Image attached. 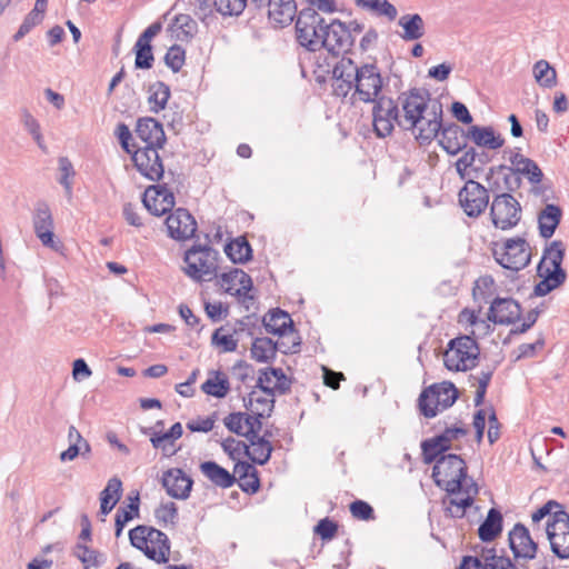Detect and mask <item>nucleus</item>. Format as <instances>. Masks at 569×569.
<instances>
[{
	"label": "nucleus",
	"mask_w": 569,
	"mask_h": 569,
	"mask_svg": "<svg viewBox=\"0 0 569 569\" xmlns=\"http://www.w3.org/2000/svg\"><path fill=\"white\" fill-rule=\"evenodd\" d=\"M433 461L432 478L436 485L450 493L449 500L445 501L447 511L453 518H462L479 492L478 485L467 476V466L460 456L442 455Z\"/></svg>",
	"instance_id": "f257e3e1"
},
{
	"label": "nucleus",
	"mask_w": 569,
	"mask_h": 569,
	"mask_svg": "<svg viewBox=\"0 0 569 569\" xmlns=\"http://www.w3.org/2000/svg\"><path fill=\"white\" fill-rule=\"evenodd\" d=\"M562 260V243L552 241L545 250L537 268V273L541 280L533 288L535 296L543 297L565 282L567 274L561 268Z\"/></svg>",
	"instance_id": "f03ea898"
},
{
	"label": "nucleus",
	"mask_w": 569,
	"mask_h": 569,
	"mask_svg": "<svg viewBox=\"0 0 569 569\" xmlns=\"http://www.w3.org/2000/svg\"><path fill=\"white\" fill-rule=\"evenodd\" d=\"M480 348L471 336L451 339L443 352V365L449 371L466 372L472 370L479 360Z\"/></svg>",
	"instance_id": "7ed1b4c3"
},
{
	"label": "nucleus",
	"mask_w": 569,
	"mask_h": 569,
	"mask_svg": "<svg viewBox=\"0 0 569 569\" xmlns=\"http://www.w3.org/2000/svg\"><path fill=\"white\" fill-rule=\"evenodd\" d=\"M131 545L158 563L167 562L170 542L166 533L149 526H138L129 531Z\"/></svg>",
	"instance_id": "20e7f679"
},
{
	"label": "nucleus",
	"mask_w": 569,
	"mask_h": 569,
	"mask_svg": "<svg viewBox=\"0 0 569 569\" xmlns=\"http://www.w3.org/2000/svg\"><path fill=\"white\" fill-rule=\"evenodd\" d=\"M326 27L325 18L316 9L301 10L296 20L298 42L311 52L322 50Z\"/></svg>",
	"instance_id": "39448f33"
},
{
	"label": "nucleus",
	"mask_w": 569,
	"mask_h": 569,
	"mask_svg": "<svg viewBox=\"0 0 569 569\" xmlns=\"http://www.w3.org/2000/svg\"><path fill=\"white\" fill-rule=\"evenodd\" d=\"M218 252L207 246H193L186 251L184 273L194 281H209L217 276Z\"/></svg>",
	"instance_id": "423d86ee"
},
{
	"label": "nucleus",
	"mask_w": 569,
	"mask_h": 569,
	"mask_svg": "<svg viewBox=\"0 0 569 569\" xmlns=\"http://www.w3.org/2000/svg\"><path fill=\"white\" fill-rule=\"evenodd\" d=\"M458 398L453 383L443 381L426 388L419 396L418 407L426 418H433L451 407Z\"/></svg>",
	"instance_id": "0eeeda50"
},
{
	"label": "nucleus",
	"mask_w": 569,
	"mask_h": 569,
	"mask_svg": "<svg viewBox=\"0 0 569 569\" xmlns=\"http://www.w3.org/2000/svg\"><path fill=\"white\" fill-rule=\"evenodd\" d=\"M385 79L379 67L373 63H363L359 66V72L356 86L352 92L355 101L369 103L383 96Z\"/></svg>",
	"instance_id": "6e6552de"
},
{
	"label": "nucleus",
	"mask_w": 569,
	"mask_h": 569,
	"mask_svg": "<svg viewBox=\"0 0 569 569\" xmlns=\"http://www.w3.org/2000/svg\"><path fill=\"white\" fill-rule=\"evenodd\" d=\"M372 107V126L379 138L390 136L395 129V124L400 127L401 111L399 98L393 100L390 97L381 96L371 102Z\"/></svg>",
	"instance_id": "1a4fd4ad"
},
{
	"label": "nucleus",
	"mask_w": 569,
	"mask_h": 569,
	"mask_svg": "<svg viewBox=\"0 0 569 569\" xmlns=\"http://www.w3.org/2000/svg\"><path fill=\"white\" fill-rule=\"evenodd\" d=\"M493 256L501 267L513 271L527 267L531 259L530 247L522 238L508 239L493 250Z\"/></svg>",
	"instance_id": "9d476101"
},
{
	"label": "nucleus",
	"mask_w": 569,
	"mask_h": 569,
	"mask_svg": "<svg viewBox=\"0 0 569 569\" xmlns=\"http://www.w3.org/2000/svg\"><path fill=\"white\" fill-rule=\"evenodd\" d=\"M490 214L496 228L508 230L519 222L521 218V207L512 194L501 193L493 198Z\"/></svg>",
	"instance_id": "9b49d317"
},
{
	"label": "nucleus",
	"mask_w": 569,
	"mask_h": 569,
	"mask_svg": "<svg viewBox=\"0 0 569 569\" xmlns=\"http://www.w3.org/2000/svg\"><path fill=\"white\" fill-rule=\"evenodd\" d=\"M399 103L401 108L400 127L417 117L423 116L427 110H432L441 104L438 100L432 99L429 92L418 89L400 93Z\"/></svg>",
	"instance_id": "f8f14e48"
},
{
	"label": "nucleus",
	"mask_w": 569,
	"mask_h": 569,
	"mask_svg": "<svg viewBox=\"0 0 569 569\" xmlns=\"http://www.w3.org/2000/svg\"><path fill=\"white\" fill-rule=\"evenodd\" d=\"M546 532L552 552L560 559H568L569 515L563 510L553 512L552 521L546 522Z\"/></svg>",
	"instance_id": "ddd939ff"
},
{
	"label": "nucleus",
	"mask_w": 569,
	"mask_h": 569,
	"mask_svg": "<svg viewBox=\"0 0 569 569\" xmlns=\"http://www.w3.org/2000/svg\"><path fill=\"white\" fill-rule=\"evenodd\" d=\"M401 128L411 131L421 144L432 141L442 128V106L427 110L423 116L412 119Z\"/></svg>",
	"instance_id": "4468645a"
},
{
	"label": "nucleus",
	"mask_w": 569,
	"mask_h": 569,
	"mask_svg": "<svg viewBox=\"0 0 569 569\" xmlns=\"http://www.w3.org/2000/svg\"><path fill=\"white\" fill-rule=\"evenodd\" d=\"M458 200L468 217L477 218L489 204V191L476 180H467L458 193Z\"/></svg>",
	"instance_id": "2eb2a0df"
},
{
	"label": "nucleus",
	"mask_w": 569,
	"mask_h": 569,
	"mask_svg": "<svg viewBox=\"0 0 569 569\" xmlns=\"http://www.w3.org/2000/svg\"><path fill=\"white\" fill-rule=\"evenodd\" d=\"M355 44V38L349 34L345 22L333 19L327 23L325 37L322 39V49L332 58L346 54L351 51Z\"/></svg>",
	"instance_id": "dca6fc26"
},
{
	"label": "nucleus",
	"mask_w": 569,
	"mask_h": 569,
	"mask_svg": "<svg viewBox=\"0 0 569 569\" xmlns=\"http://www.w3.org/2000/svg\"><path fill=\"white\" fill-rule=\"evenodd\" d=\"M467 430L462 427L447 428L441 435L425 440L421 443L423 460L431 463L439 455L449 449H459L455 441L466 437Z\"/></svg>",
	"instance_id": "f3484780"
},
{
	"label": "nucleus",
	"mask_w": 569,
	"mask_h": 569,
	"mask_svg": "<svg viewBox=\"0 0 569 569\" xmlns=\"http://www.w3.org/2000/svg\"><path fill=\"white\" fill-rule=\"evenodd\" d=\"M34 233L42 246L54 251H60L61 242L56 239L53 233V218L49 206L46 202H38L32 216Z\"/></svg>",
	"instance_id": "a211bd4d"
},
{
	"label": "nucleus",
	"mask_w": 569,
	"mask_h": 569,
	"mask_svg": "<svg viewBox=\"0 0 569 569\" xmlns=\"http://www.w3.org/2000/svg\"><path fill=\"white\" fill-rule=\"evenodd\" d=\"M159 149L160 148L137 147L131 153L137 170L150 181H159L164 173Z\"/></svg>",
	"instance_id": "6ab92c4d"
},
{
	"label": "nucleus",
	"mask_w": 569,
	"mask_h": 569,
	"mask_svg": "<svg viewBox=\"0 0 569 569\" xmlns=\"http://www.w3.org/2000/svg\"><path fill=\"white\" fill-rule=\"evenodd\" d=\"M333 91L338 97H347L348 93L353 92L356 80L359 72L352 59L342 57L332 68Z\"/></svg>",
	"instance_id": "aec40b11"
},
{
	"label": "nucleus",
	"mask_w": 569,
	"mask_h": 569,
	"mask_svg": "<svg viewBox=\"0 0 569 569\" xmlns=\"http://www.w3.org/2000/svg\"><path fill=\"white\" fill-rule=\"evenodd\" d=\"M166 227L170 238L184 241L193 237L197 222L188 210L179 208L167 217Z\"/></svg>",
	"instance_id": "412c9836"
},
{
	"label": "nucleus",
	"mask_w": 569,
	"mask_h": 569,
	"mask_svg": "<svg viewBox=\"0 0 569 569\" xmlns=\"http://www.w3.org/2000/svg\"><path fill=\"white\" fill-rule=\"evenodd\" d=\"M162 30V23L156 21L151 23L138 38L134 44L137 69H150L153 64L154 57L152 53L151 41Z\"/></svg>",
	"instance_id": "4be33fe9"
},
{
	"label": "nucleus",
	"mask_w": 569,
	"mask_h": 569,
	"mask_svg": "<svg viewBox=\"0 0 569 569\" xmlns=\"http://www.w3.org/2000/svg\"><path fill=\"white\" fill-rule=\"evenodd\" d=\"M142 201L150 213L162 216L173 208L174 196L164 186H150L146 189Z\"/></svg>",
	"instance_id": "5701e85b"
},
{
	"label": "nucleus",
	"mask_w": 569,
	"mask_h": 569,
	"mask_svg": "<svg viewBox=\"0 0 569 569\" xmlns=\"http://www.w3.org/2000/svg\"><path fill=\"white\" fill-rule=\"evenodd\" d=\"M218 283L224 292L243 300L248 298V293L252 289L250 276L238 268H232L230 271L223 272L219 277Z\"/></svg>",
	"instance_id": "b1692460"
},
{
	"label": "nucleus",
	"mask_w": 569,
	"mask_h": 569,
	"mask_svg": "<svg viewBox=\"0 0 569 569\" xmlns=\"http://www.w3.org/2000/svg\"><path fill=\"white\" fill-rule=\"evenodd\" d=\"M509 546L516 559L525 560L533 559L538 548L529 530L521 523H517L509 532Z\"/></svg>",
	"instance_id": "393cba45"
},
{
	"label": "nucleus",
	"mask_w": 569,
	"mask_h": 569,
	"mask_svg": "<svg viewBox=\"0 0 569 569\" xmlns=\"http://www.w3.org/2000/svg\"><path fill=\"white\" fill-rule=\"evenodd\" d=\"M520 316L521 307L511 298H496L488 311V320L497 325L515 323Z\"/></svg>",
	"instance_id": "a878e982"
},
{
	"label": "nucleus",
	"mask_w": 569,
	"mask_h": 569,
	"mask_svg": "<svg viewBox=\"0 0 569 569\" xmlns=\"http://www.w3.org/2000/svg\"><path fill=\"white\" fill-rule=\"evenodd\" d=\"M192 485V479L179 468L169 469L162 475V486L172 498L187 499L190 496Z\"/></svg>",
	"instance_id": "bb28decb"
},
{
	"label": "nucleus",
	"mask_w": 569,
	"mask_h": 569,
	"mask_svg": "<svg viewBox=\"0 0 569 569\" xmlns=\"http://www.w3.org/2000/svg\"><path fill=\"white\" fill-rule=\"evenodd\" d=\"M136 133L142 143L137 147L162 148L166 142L162 124L153 118L139 119Z\"/></svg>",
	"instance_id": "cd10ccee"
},
{
	"label": "nucleus",
	"mask_w": 569,
	"mask_h": 569,
	"mask_svg": "<svg viewBox=\"0 0 569 569\" xmlns=\"http://www.w3.org/2000/svg\"><path fill=\"white\" fill-rule=\"evenodd\" d=\"M224 426L233 433L250 438L257 437L262 427V422L248 412H232L223 419Z\"/></svg>",
	"instance_id": "c85d7f7f"
},
{
	"label": "nucleus",
	"mask_w": 569,
	"mask_h": 569,
	"mask_svg": "<svg viewBox=\"0 0 569 569\" xmlns=\"http://www.w3.org/2000/svg\"><path fill=\"white\" fill-rule=\"evenodd\" d=\"M247 411L257 417L260 421L269 417L274 407L273 393H268L254 387L247 398L243 399Z\"/></svg>",
	"instance_id": "c756f323"
},
{
	"label": "nucleus",
	"mask_w": 569,
	"mask_h": 569,
	"mask_svg": "<svg viewBox=\"0 0 569 569\" xmlns=\"http://www.w3.org/2000/svg\"><path fill=\"white\" fill-rule=\"evenodd\" d=\"M268 393H284L290 388V382L280 368H267L260 370L256 386Z\"/></svg>",
	"instance_id": "7c9ffc66"
},
{
	"label": "nucleus",
	"mask_w": 569,
	"mask_h": 569,
	"mask_svg": "<svg viewBox=\"0 0 569 569\" xmlns=\"http://www.w3.org/2000/svg\"><path fill=\"white\" fill-rule=\"evenodd\" d=\"M468 139V131L452 123L442 129L439 143L447 153L455 156L467 147Z\"/></svg>",
	"instance_id": "2f4dec72"
},
{
	"label": "nucleus",
	"mask_w": 569,
	"mask_h": 569,
	"mask_svg": "<svg viewBox=\"0 0 569 569\" xmlns=\"http://www.w3.org/2000/svg\"><path fill=\"white\" fill-rule=\"evenodd\" d=\"M267 6L269 20L276 27L289 26L297 13L295 0H270Z\"/></svg>",
	"instance_id": "473e14b6"
},
{
	"label": "nucleus",
	"mask_w": 569,
	"mask_h": 569,
	"mask_svg": "<svg viewBox=\"0 0 569 569\" xmlns=\"http://www.w3.org/2000/svg\"><path fill=\"white\" fill-rule=\"evenodd\" d=\"M509 161L511 163L510 170L525 176L531 184H538L542 181L543 173L532 159L525 157L520 152H512Z\"/></svg>",
	"instance_id": "72a5a7b5"
},
{
	"label": "nucleus",
	"mask_w": 569,
	"mask_h": 569,
	"mask_svg": "<svg viewBox=\"0 0 569 569\" xmlns=\"http://www.w3.org/2000/svg\"><path fill=\"white\" fill-rule=\"evenodd\" d=\"M468 136L477 146L491 150L499 149L505 143L503 138L500 134H496L491 127L471 126L468 129Z\"/></svg>",
	"instance_id": "f704fd0d"
},
{
	"label": "nucleus",
	"mask_w": 569,
	"mask_h": 569,
	"mask_svg": "<svg viewBox=\"0 0 569 569\" xmlns=\"http://www.w3.org/2000/svg\"><path fill=\"white\" fill-rule=\"evenodd\" d=\"M172 37L182 42H189L198 32V24L189 14H177L169 27Z\"/></svg>",
	"instance_id": "c9c22d12"
},
{
	"label": "nucleus",
	"mask_w": 569,
	"mask_h": 569,
	"mask_svg": "<svg viewBox=\"0 0 569 569\" xmlns=\"http://www.w3.org/2000/svg\"><path fill=\"white\" fill-rule=\"evenodd\" d=\"M200 470L204 477L220 488H230L236 482L234 475H231L227 469L214 461L202 462Z\"/></svg>",
	"instance_id": "e433bc0d"
},
{
	"label": "nucleus",
	"mask_w": 569,
	"mask_h": 569,
	"mask_svg": "<svg viewBox=\"0 0 569 569\" xmlns=\"http://www.w3.org/2000/svg\"><path fill=\"white\" fill-rule=\"evenodd\" d=\"M561 219V210L558 206L547 204L538 216L540 236L548 239L555 233Z\"/></svg>",
	"instance_id": "4c0bfd02"
},
{
	"label": "nucleus",
	"mask_w": 569,
	"mask_h": 569,
	"mask_svg": "<svg viewBox=\"0 0 569 569\" xmlns=\"http://www.w3.org/2000/svg\"><path fill=\"white\" fill-rule=\"evenodd\" d=\"M263 326L268 332L283 336L288 329L292 328V320L288 312L274 309L263 317Z\"/></svg>",
	"instance_id": "58836bf2"
},
{
	"label": "nucleus",
	"mask_w": 569,
	"mask_h": 569,
	"mask_svg": "<svg viewBox=\"0 0 569 569\" xmlns=\"http://www.w3.org/2000/svg\"><path fill=\"white\" fill-rule=\"evenodd\" d=\"M122 482L119 478L109 479L106 488L100 493V512L108 515L121 498Z\"/></svg>",
	"instance_id": "ea45409f"
},
{
	"label": "nucleus",
	"mask_w": 569,
	"mask_h": 569,
	"mask_svg": "<svg viewBox=\"0 0 569 569\" xmlns=\"http://www.w3.org/2000/svg\"><path fill=\"white\" fill-rule=\"evenodd\" d=\"M201 390L208 396L224 398L230 391V382L226 373L212 371L202 383Z\"/></svg>",
	"instance_id": "a19ab883"
},
{
	"label": "nucleus",
	"mask_w": 569,
	"mask_h": 569,
	"mask_svg": "<svg viewBox=\"0 0 569 569\" xmlns=\"http://www.w3.org/2000/svg\"><path fill=\"white\" fill-rule=\"evenodd\" d=\"M398 24L403 29L402 39L407 41L418 40L425 34V23L418 13L400 17Z\"/></svg>",
	"instance_id": "79ce46f5"
},
{
	"label": "nucleus",
	"mask_w": 569,
	"mask_h": 569,
	"mask_svg": "<svg viewBox=\"0 0 569 569\" xmlns=\"http://www.w3.org/2000/svg\"><path fill=\"white\" fill-rule=\"evenodd\" d=\"M501 529L502 516L499 510L492 508L478 529L479 538L482 541H491L501 532Z\"/></svg>",
	"instance_id": "37998d69"
},
{
	"label": "nucleus",
	"mask_w": 569,
	"mask_h": 569,
	"mask_svg": "<svg viewBox=\"0 0 569 569\" xmlns=\"http://www.w3.org/2000/svg\"><path fill=\"white\" fill-rule=\"evenodd\" d=\"M250 446L246 455L258 465H264L270 459L272 446L263 437H250Z\"/></svg>",
	"instance_id": "c03bdc74"
},
{
	"label": "nucleus",
	"mask_w": 569,
	"mask_h": 569,
	"mask_svg": "<svg viewBox=\"0 0 569 569\" xmlns=\"http://www.w3.org/2000/svg\"><path fill=\"white\" fill-rule=\"evenodd\" d=\"M224 252L234 263H243L251 259L252 249L243 237H239L224 247Z\"/></svg>",
	"instance_id": "a18cd8bd"
},
{
	"label": "nucleus",
	"mask_w": 569,
	"mask_h": 569,
	"mask_svg": "<svg viewBox=\"0 0 569 569\" xmlns=\"http://www.w3.org/2000/svg\"><path fill=\"white\" fill-rule=\"evenodd\" d=\"M477 152L473 148L467 149L463 154L456 161V171L461 180H475L478 177V169L473 168Z\"/></svg>",
	"instance_id": "49530a36"
},
{
	"label": "nucleus",
	"mask_w": 569,
	"mask_h": 569,
	"mask_svg": "<svg viewBox=\"0 0 569 569\" xmlns=\"http://www.w3.org/2000/svg\"><path fill=\"white\" fill-rule=\"evenodd\" d=\"M170 98V88L164 82L157 81L149 87L148 102L152 112H160L166 108Z\"/></svg>",
	"instance_id": "de8ad7c7"
},
{
	"label": "nucleus",
	"mask_w": 569,
	"mask_h": 569,
	"mask_svg": "<svg viewBox=\"0 0 569 569\" xmlns=\"http://www.w3.org/2000/svg\"><path fill=\"white\" fill-rule=\"evenodd\" d=\"M277 347L270 338H257L251 347V356L258 362H268L276 357Z\"/></svg>",
	"instance_id": "09e8293b"
},
{
	"label": "nucleus",
	"mask_w": 569,
	"mask_h": 569,
	"mask_svg": "<svg viewBox=\"0 0 569 569\" xmlns=\"http://www.w3.org/2000/svg\"><path fill=\"white\" fill-rule=\"evenodd\" d=\"M533 77L543 88L550 89L557 84V72L546 60H539L533 64Z\"/></svg>",
	"instance_id": "8fccbe9b"
},
{
	"label": "nucleus",
	"mask_w": 569,
	"mask_h": 569,
	"mask_svg": "<svg viewBox=\"0 0 569 569\" xmlns=\"http://www.w3.org/2000/svg\"><path fill=\"white\" fill-rule=\"evenodd\" d=\"M211 342L220 352H233L238 347V339L229 329L220 327L212 333Z\"/></svg>",
	"instance_id": "3c124183"
},
{
	"label": "nucleus",
	"mask_w": 569,
	"mask_h": 569,
	"mask_svg": "<svg viewBox=\"0 0 569 569\" xmlns=\"http://www.w3.org/2000/svg\"><path fill=\"white\" fill-rule=\"evenodd\" d=\"M492 375H493V371L491 369H487V370H481L480 372H478L476 375H471L469 377V379L471 381V386L476 387L473 401L477 407L481 406L483 403L487 388L492 378Z\"/></svg>",
	"instance_id": "603ef678"
},
{
	"label": "nucleus",
	"mask_w": 569,
	"mask_h": 569,
	"mask_svg": "<svg viewBox=\"0 0 569 569\" xmlns=\"http://www.w3.org/2000/svg\"><path fill=\"white\" fill-rule=\"evenodd\" d=\"M21 122L26 130L32 136L38 147L46 151L47 147L44 144L43 136L41 133L40 123L28 109L21 110Z\"/></svg>",
	"instance_id": "864d4df0"
},
{
	"label": "nucleus",
	"mask_w": 569,
	"mask_h": 569,
	"mask_svg": "<svg viewBox=\"0 0 569 569\" xmlns=\"http://www.w3.org/2000/svg\"><path fill=\"white\" fill-rule=\"evenodd\" d=\"M357 4L385 16L389 20L396 19L398 13L396 7L387 0H357Z\"/></svg>",
	"instance_id": "5fc2aeb1"
},
{
	"label": "nucleus",
	"mask_w": 569,
	"mask_h": 569,
	"mask_svg": "<svg viewBox=\"0 0 569 569\" xmlns=\"http://www.w3.org/2000/svg\"><path fill=\"white\" fill-rule=\"evenodd\" d=\"M483 569H517L509 558L497 556L493 549L482 551Z\"/></svg>",
	"instance_id": "6e6d98bb"
},
{
	"label": "nucleus",
	"mask_w": 569,
	"mask_h": 569,
	"mask_svg": "<svg viewBox=\"0 0 569 569\" xmlns=\"http://www.w3.org/2000/svg\"><path fill=\"white\" fill-rule=\"evenodd\" d=\"M150 441L156 449H161L163 456L171 457L177 453L174 441L167 432L153 431Z\"/></svg>",
	"instance_id": "4d7b16f0"
},
{
	"label": "nucleus",
	"mask_w": 569,
	"mask_h": 569,
	"mask_svg": "<svg viewBox=\"0 0 569 569\" xmlns=\"http://www.w3.org/2000/svg\"><path fill=\"white\" fill-rule=\"evenodd\" d=\"M186 61V51L182 47L178 44L171 46L166 56L164 63L168 68H170L173 72H178L181 70Z\"/></svg>",
	"instance_id": "13d9d810"
},
{
	"label": "nucleus",
	"mask_w": 569,
	"mask_h": 569,
	"mask_svg": "<svg viewBox=\"0 0 569 569\" xmlns=\"http://www.w3.org/2000/svg\"><path fill=\"white\" fill-rule=\"evenodd\" d=\"M74 555L82 563L86 565V569H88L89 566L98 567L102 562L101 553L81 543L76 546Z\"/></svg>",
	"instance_id": "bf43d9fd"
},
{
	"label": "nucleus",
	"mask_w": 569,
	"mask_h": 569,
	"mask_svg": "<svg viewBox=\"0 0 569 569\" xmlns=\"http://www.w3.org/2000/svg\"><path fill=\"white\" fill-rule=\"evenodd\" d=\"M59 170L60 178L59 182L63 186L68 196L72 194V178L74 177V170L71 161L67 157L59 158Z\"/></svg>",
	"instance_id": "052dcab7"
},
{
	"label": "nucleus",
	"mask_w": 569,
	"mask_h": 569,
	"mask_svg": "<svg viewBox=\"0 0 569 569\" xmlns=\"http://www.w3.org/2000/svg\"><path fill=\"white\" fill-rule=\"evenodd\" d=\"M214 7L222 16H239L246 8L247 0H213Z\"/></svg>",
	"instance_id": "680f3d73"
},
{
	"label": "nucleus",
	"mask_w": 569,
	"mask_h": 569,
	"mask_svg": "<svg viewBox=\"0 0 569 569\" xmlns=\"http://www.w3.org/2000/svg\"><path fill=\"white\" fill-rule=\"evenodd\" d=\"M43 19V13L40 12V10H32L28 13V16L24 18L23 22L21 23L19 30L13 36L14 41L21 40L24 36H27L31 29L36 26H38Z\"/></svg>",
	"instance_id": "e2e57ef3"
},
{
	"label": "nucleus",
	"mask_w": 569,
	"mask_h": 569,
	"mask_svg": "<svg viewBox=\"0 0 569 569\" xmlns=\"http://www.w3.org/2000/svg\"><path fill=\"white\" fill-rule=\"evenodd\" d=\"M221 447L232 460L239 459L243 453H247L248 451V446L243 441L236 440L231 437L224 439L221 442Z\"/></svg>",
	"instance_id": "0e129e2a"
},
{
	"label": "nucleus",
	"mask_w": 569,
	"mask_h": 569,
	"mask_svg": "<svg viewBox=\"0 0 569 569\" xmlns=\"http://www.w3.org/2000/svg\"><path fill=\"white\" fill-rule=\"evenodd\" d=\"M178 515L177 506L174 502L162 503L156 509L154 516L160 523H174Z\"/></svg>",
	"instance_id": "69168bd1"
},
{
	"label": "nucleus",
	"mask_w": 569,
	"mask_h": 569,
	"mask_svg": "<svg viewBox=\"0 0 569 569\" xmlns=\"http://www.w3.org/2000/svg\"><path fill=\"white\" fill-rule=\"evenodd\" d=\"M350 512L353 518L359 519V520L373 519L372 507L363 500H356V501L351 502Z\"/></svg>",
	"instance_id": "338daca9"
},
{
	"label": "nucleus",
	"mask_w": 569,
	"mask_h": 569,
	"mask_svg": "<svg viewBox=\"0 0 569 569\" xmlns=\"http://www.w3.org/2000/svg\"><path fill=\"white\" fill-rule=\"evenodd\" d=\"M122 214L127 223L136 228L143 227L142 218L139 213V208L130 202L123 204Z\"/></svg>",
	"instance_id": "774afa93"
}]
</instances>
